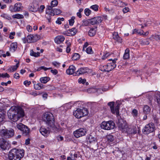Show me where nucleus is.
Segmentation results:
<instances>
[{"label":"nucleus","mask_w":160,"mask_h":160,"mask_svg":"<svg viewBox=\"0 0 160 160\" xmlns=\"http://www.w3.org/2000/svg\"><path fill=\"white\" fill-rule=\"evenodd\" d=\"M8 115L9 118L13 122L18 121L21 117L24 116V112L20 107L13 106L12 107L8 110Z\"/></svg>","instance_id":"1"},{"label":"nucleus","mask_w":160,"mask_h":160,"mask_svg":"<svg viewBox=\"0 0 160 160\" xmlns=\"http://www.w3.org/2000/svg\"><path fill=\"white\" fill-rule=\"evenodd\" d=\"M24 154L23 150L14 148L9 151V160H20L23 157Z\"/></svg>","instance_id":"2"},{"label":"nucleus","mask_w":160,"mask_h":160,"mask_svg":"<svg viewBox=\"0 0 160 160\" xmlns=\"http://www.w3.org/2000/svg\"><path fill=\"white\" fill-rule=\"evenodd\" d=\"M43 120L48 125L52 127L53 128H55L54 124V117L52 113L50 112L45 113L44 114Z\"/></svg>","instance_id":"3"},{"label":"nucleus","mask_w":160,"mask_h":160,"mask_svg":"<svg viewBox=\"0 0 160 160\" xmlns=\"http://www.w3.org/2000/svg\"><path fill=\"white\" fill-rule=\"evenodd\" d=\"M88 113L86 108H78L73 112V115L77 118H80L82 117L87 115Z\"/></svg>","instance_id":"4"},{"label":"nucleus","mask_w":160,"mask_h":160,"mask_svg":"<svg viewBox=\"0 0 160 160\" xmlns=\"http://www.w3.org/2000/svg\"><path fill=\"white\" fill-rule=\"evenodd\" d=\"M101 128L105 130H110L113 129L115 127V123L112 121H104L100 124Z\"/></svg>","instance_id":"5"},{"label":"nucleus","mask_w":160,"mask_h":160,"mask_svg":"<svg viewBox=\"0 0 160 160\" xmlns=\"http://www.w3.org/2000/svg\"><path fill=\"white\" fill-rule=\"evenodd\" d=\"M15 127L22 132L23 135L28 136L30 132V129L26 125L22 123H19Z\"/></svg>","instance_id":"6"},{"label":"nucleus","mask_w":160,"mask_h":160,"mask_svg":"<svg viewBox=\"0 0 160 160\" xmlns=\"http://www.w3.org/2000/svg\"><path fill=\"white\" fill-rule=\"evenodd\" d=\"M0 135L6 138H9L12 137L14 135V131L12 128L9 129H2L0 132Z\"/></svg>","instance_id":"7"},{"label":"nucleus","mask_w":160,"mask_h":160,"mask_svg":"<svg viewBox=\"0 0 160 160\" xmlns=\"http://www.w3.org/2000/svg\"><path fill=\"white\" fill-rule=\"evenodd\" d=\"M114 102H110L108 103V105L110 107L111 112L113 114H116L117 117H119V110L120 104H118L114 108Z\"/></svg>","instance_id":"8"},{"label":"nucleus","mask_w":160,"mask_h":160,"mask_svg":"<svg viewBox=\"0 0 160 160\" xmlns=\"http://www.w3.org/2000/svg\"><path fill=\"white\" fill-rule=\"evenodd\" d=\"M154 124L150 123L147 124L142 129L143 133L145 134H148L154 131Z\"/></svg>","instance_id":"9"},{"label":"nucleus","mask_w":160,"mask_h":160,"mask_svg":"<svg viewBox=\"0 0 160 160\" xmlns=\"http://www.w3.org/2000/svg\"><path fill=\"white\" fill-rule=\"evenodd\" d=\"M118 117V120L117 122V124L119 129L122 132H124L126 129L127 128L128 125L126 122L124 121L121 118H119Z\"/></svg>","instance_id":"10"},{"label":"nucleus","mask_w":160,"mask_h":160,"mask_svg":"<svg viewBox=\"0 0 160 160\" xmlns=\"http://www.w3.org/2000/svg\"><path fill=\"white\" fill-rule=\"evenodd\" d=\"M9 141L5 140L4 138H0V148L3 150L7 149L10 147Z\"/></svg>","instance_id":"11"},{"label":"nucleus","mask_w":160,"mask_h":160,"mask_svg":"<svg viewBox=\"0 0 160 160\" xmlns=\"http://www.w3.org/2000/svg\"><path fill=\"white\" fill-rule=\"evenodd\" d=\"M86 133L85 129L83 128H80L73 132V134L75 137L78 138L80 137L84 136Z\"/></svg>","instance_id":"12"},{"label":"nucleus","mask_w":160,"mask_h":160,"mask_svg":"<svg viewBox=\"0 0 160 160\" xmlns=\"http://www.w3.org/2000/svg\"><path fill=\"white\" fill-rule=\"evenodd\" d=\"M46 18L49 22H50L51 19L50 17L54 15L52 11V8L50 6H47L46 8Z\"/></svg>","instance_id":"13"},{"label":"nucleus","mask_w":160,"mask_h":160,"mask_svg":"<svg viewBox=\"0 0 160 160\" xmlns=\"http://www.w3.org/2000/svg\"><path fill=\"white\" fill-rule=\"evenodd\" d=\"M40 132L41 134L45 137H47L50 133V130L48 128H46L43 126H42L40 128Z\"/></svg>","instance_id":"14"},{"label":"nucleus","mask_w":160,"mask_h":160,"mask_svg":"<svg viewBox=\"0 0 160 160\" xmlns=\"http://www.w3.org/2000/svg\"><path fill=\"white\" fill-rule=\"evenodd\" d=\"M123 132L127 133L129 134H135L137 132V128H132L128 126Z\"/></svg>","instance_id":"15"},{"label":"nucleus","mask_w":160,"mask_h":160,"mask_svg":"<svg viewBox=\"0 0 160 160\" xmlns=\"http://www.w3.org/2000/svg\"><path fill=\"white\" fill-rule=\"evenodd\" d=\"M38 40L36 35H30L27 37V41L28 43L34 42H36Z\"/></svg>","instance_id":"16"},{"label":"nucleus","mask_w":160,"mask_h":160,"mask_svg":"<svg viewBox=\"0 0 160 160\" xmlns=\"http://www.w3.org/2000/svg\"><path fill=\"white\" fill-rule=\"evenodd\" d=\"M103 20L102 18L100 17H95L91 19L92 25L98 24L102 22Z\"/></svg>","instance_id":"17"},{"label":"nucleus","mask_w":160,"mask_h":160,"mask_svg":"<svg viewBox=\"0 0 160 160\" xmlns=\"http://www.w3.org/2000/svg\"><path fill=\"white\" fill-rule=\"evenodd\" d=\"M87 72L86 68H79L75 73L74 76H79Z\"/></svg>","instance_id":"18"},{"label":"nucleus","mask_w":160,"mask_h":160,"mask_svg":"<svg viewBox=\"0 0 160 160\" xmlns=\"http://www.w3.org/2000/svg\"><path fill=\"white\" fill-rule=\"evenodd\" d=\"M39 7V6L38 4L35 3L30 6L29 7V9L31 11L35 12L38 11Z\"/></svg>","instance_id":"19"},{"label":"nucleus","mask_w":160,"mask_h":160,"mask_svg":"<svg viewBox=\"0 0 160 160\" xmlns=\"http://www.w3.org/2000/svg\"><path fill=\"white\" fill-rule=\"evenodd\" d=\"M76 70L75 67L73 65H71L69 66L68 69L66 70L67 73L69 75H71L73 74L74 76L75 73L74 72Z\"/></svg>","instance_id":"20"},{"label":"nucleus","mask_w":160,"mask_h":160,"mask_svg":"<svg viewBox=\"0 0 160 160\" xmlns=\"http://www.w3.org/2000/svg\"><path fill=\"white\" fill-rule=\"evenodd\" d=\"M97 31V27L90 28L88 32V35L90 37H93L95 35Z\"/></svg>","instance_id":"21"},{"label":"nucleus","mask_w":160,"mask_h":160,"mask_svg":"<svg viewBox=\"0 0 160 160\" xmlns=\"http://www.w3.org/2000/svg\"><path fill=\"white\" fill-rule=\"evenodd\" d=\"M65 39V38L63 36L59 35L56 37L54 41L55 43L57 44H59L62 42Z\"/></svg>","instance_id":"22"},{"label":"nucleus","mask_w":160,"mask_h":160,"mask_svg":"<svg viewBox=\"0 0 160 160\" xmlns=\"http://www.w3.org/2000/svg\"><path fill=\"white\" fill-rule=\"evenodd\" d=\"M77 32V30L76 28H74L71 29L67 30L68 34V35H67L68 36H74V35Z\"/></svg>","instance_id":"23"},{"label":"nucleus","mask_w":160,"mask_h":160,"mask_svg":"<svg viewBox=\"0 0 160 160\" xmlns=\"http://www.w3.org/2000/svg\"><path fill=\"white\" fill-rule=\"evenodd\" d=\"M5 113L4 109H0V123L4 121L5 118Z\"/></svg>","instance_id":"24"},{"label":"nucleus","mask_w":160,"mask_h":160,"mask_svg":"<svg viewBox=\"0 0 160 160\" xmlns=\"http://www.w3.org/2000/svg\"><path fill=\"white\" fill-rule=\"evenodd\" d=\"M151 108L147 105L144 106L143 108V113L144 114H149L151 111Z\"/></svg>","instance_id":"25"},{"label":"nucleus","mask_w":160,"mask_h":160,"mask_svg":"<svg viewBox=\"0 0 160 160\" xmlns=\"http://www.w3.org/2000/svg\"><path fill=\"white\" fill-rule=\"evenodd\" d=\"M17 48V42L12 43L10 47V50L12 52H14Z\"/></svg>","instance_id":"26"},{"label":"nucleus","mask_w":160,"mask_h":160,"mask_svg":"<svg viewBox=\"0 0 160 160\" xmlns=\"http://www.w3.org/2000/svg\"><path fill=\"white\" fill-rule=\"evenodd\" d=\"M50 78L48 77H42L40 79V81L42 83H46L50 80Z\"/></svg>","instance_id":"27"},{"label":"nucleus","mask_w":160,"mask_h":160,"mask_svg":"<svg viewBox=\"0 0 160 160\" xmlns=\"http://www.w3.org/2000/svg\"><path fill=\"white\" fill-rule=\"evenodd\" d=\"M15 12L20 11L22 9V4L19 3H16L14 5Z\"/></svg>","instance_id":"28"},{"label":"nucleus","mask_w":160,"mask_h":160,"mask_svg":"<svg viewBox=\"0 0 160 160\" xmlns=\"http://www.w3.org/2000/svg\"><path fill=\"white\" fill-rule=\"evenodd\" d=\"M129 49L127 48L125 52L123 57L124 59H127L129 58Z\"/></svg>","instance_id":"29"},{"label":"nucleus","mask_w":160,"mask_h":160,"mask_svg":"<svg viewBox=\"0 0 160 160\" xmlns=\"http://www.w3.org/2000/svg\"><path fill=\"white\" fill-rule=\"evenodd\" d=\"M43 85L41 83H39L36 84H34V88L37 90H39L42 88Z\"/></svg>","instance_id":"30"},{"label":"nucleus","mask_w":160,"mask_h":160,"mask_svg":"<svg viewBox=\"0 0 160 160\" xmlns=\"http://www.w3.org/2000/svg\"><path fill=\"white\" fill-rule=\"evenodd\" d=\"M146 96L149 101V103H151L153 99V94L152 93H148L146 94Z\"/></svg>","instance_id":"31"},{"label":"nucleus","mask_w":160,"mask_h":160,"mask_svg":"<svg viewBox=\"0 0 160 160\" xmlns=\"http://www.w3.org/2000/svg\"><path fill=\"white\" fill-rule=\"evenodd\" d=\"M117 60V59L115 58L113 60H112V59H110L108 60L109 61H112L111 63H109V64H111L112 67V68L114 69L116 66V61Z\"/></svg>","instance_id":"32"},{"label":"nucleus","mask_w":160,"mask_h":160,"mask_svg":"<svg viewBox=\"0 0 160 160\" xmlns=\"http://www.w3.org/2000/svg\"><path fill=\"white\" fill-rule=\"evenodd\" d=\"M83 24L84 26H88L90 24L92 25V22L91 19H88L87 20H83L82 21Z\"/></svg>","instance_id":"33"},{"label":"nucleus","mask_w":160,"mask_h":160,"mask_svg":"<svg viewBox=\"0 0 160 160\" xmlns=\"http://www.w3.org/2000/svg\"><path fill=\"white\" fill-rule=\"evenodd\" d=\"M143 31L142 30H138L136 29H134L133 30L132 34H134L135 33L139 34L140 35L143 34Z\"/></svg>","instance_id":"34"},{"label":"nucleus","mask_w":160,"mask_h":160,"mask_svg":"<svg viewBox=\"0 0 160 160\" xmlns=\"http://www.w3.org/2000/svg\"><path fill=\"white\" fill-rule=\"evenodd\" d=\"M40 53L39 52H34L32 50H31L30 51V55L31 56H34L35 57H37L40 56Z\"/></svg>","instance_id":"35"},{"label":"nucleus","mask_w":160,"mask_h":160,"mask_svg":"<svg viewBox=\"0 0 160 160\" xmlns=\"http://www.w3.org/2000/svg\"><path fill=\"white\" fill-rule=\"evenodd\" d=\"M58 2L57 0H54L51 2V6H50L52 8L53 7L56 6L58 5Z\"/></svg>","instance_id":"36"},{"label":"nucleus","mask_w":160,"mask_h":160,"mask_svg":"<svg viewBox=\"0 0 160 160\" xmlns=\"http://www.w3.org/2000/svg\"><path fill=\"white\" fill-rule=\"evenodd\" d=\"M52 11L54 12V15H57L61 13V10L59 9L52 8Z\"/></svg>","instance_id":"37"},{"label":"nucleus","mask_w":160,"mask_h":160,"mask_svg":"<svg viewBox=\"0 0 160 160\" xmlns=\"http://www.w3.org/2000/svg\"><path fill=\"white\" fill-rule=\"evenodd\" d=\"M80 57V55L78 53H75L72 57V59L74 60H76L78 59Z\"/></svg>","instance_id":"38"},{"label":"nucleus","mask_w":160,"mask_h":160,"mask_svg":"<svg viewBox=\"0 0 160 160\" xmlns=\"http://www.w3.org/2000/svg\"><path fill=\"white\" fill-rule=\"evenodd\" d=\"M99 69L102 72H107V65H101L99 66Z\"/></svg>","instance_id":"39"},{"label":"nucleus","mask_w":160,"mask_h":160,"mask_svg":"<svg viewBox=\"0 0 160 160\" xmlns=\"http://www.w3.org/2000/svg\"><path fill=\"white\" fill-rule=\"evenodd\" d=\"M12 18H14L21 19L23 18V16L21 14H17L13 15L12 16Z\"/></svg>","instance_id":"40"},{"label":"nucleus","mask_w":160,"mask_h":160,"mask_svg":"<svg viewBox=\"0 0 160 160\" xmlns=\"http://www.w3.org/2000/svg\"><path fill=\"white\" fill-rule=\"evenodd\" d=\"M107 69L106 71L108 72H109L113 69L112 67L111 64H109V63L107 65Z\"/></svg>","instance_id":"41"},{"label":"nucleus","mask_w":160,"mask_h":160,"mask_svg":"<svg viewBox=\"0 0 160 160\" xmlns=\"http://www.w3.org/2000/svg\"><path fill=\"white\" fill-rule=\"evenodd\" d=\"M98 6L96 4L93 5L91 6L90 8L95 11L98 10Z\"/></svg>","instance_id":"42"},{"label":"nucleus","mask_w":160,"mask_h":160,"mask_svg":"<svg viewBox=\"0 0 160 160\" xmlns=\"http://www.w3.org/2000/svg\"><path fill=\"white\" fill-rule=\"evenodd\" d=\"M75 17H72L71 19L69 20V24L70 26H72L74 22V19Z\"/></svg>","instance_id":"43"},{"label":"nucleus","mask_w":160,"mask_h":160,"mask_svg":"<svg viewBox=\"0 0 160 160\" xmlns=\"http://www.w3.org/2000/svg\"><path fill=\"white\" fill-rule=\"evenodd\" d=\"M88 139L89 141V142L90 143H91L93 142H95L96 141V138L93 137L91 136H89Z\"/></svg>","instance_id":"44"},{"label":"nucleus","mask_w":160,"mask_h":160,"mask_svg":"<svg viewBox=\"0 0 160 160\" xmlns=\"http://www.w3.org/2000/svg\"><path fill=\"white\" fill-rule=\"evenodd\" d=\"M10 77V76L7 73H0V77H2V78H9Z\"/></svg>","instance_id":"45"},{"label":"nucleus","mask_w":160,"mask_h":160,"mask_svg":"<svg viewBox=\"0 0 160 160\" xmlns=\"http://www.w3.org/2000/svg\"><path fill=\"white\" fill-rule=\"evenodd\" d=\"M116 4L118 6L121 7L123 6V3L121 1L117 0L116 1Z\"/></svg>","instance_id":"46"},{"label":"nucleus","mask_w":160,"mask_h":160,"mask_svg":"<svg viewBox=\"0 0 160 160\" xmlns=\"http://www.w3.org/2000/svg\"><path fill=\"white\" fill-rule=\"evenodd\" d=\"M91 12V11L88 8H86L84 10L85 14L87 16H88Z\"/></svg>","instance_id":"47"},{"label":"nucleus","mask_w":160,"mask_h":160,"mask_svg":"<svg viewBox=\"0 0 160 160\" xmlns=\"http://www.w3.org/2000/svg\"><path fill=\"white\" fill-rule=\"evenodd\" d=\"M86 52L88 54H92V48L91 47H89L86 50Z\"/></svg>","instance_id":"48"},{"label":"nucleus","mask_w":160,"mask_h":160,"mask_svg":"<svg viewBox=\"0 0 160 160\" xmlns=\"http://www.w3.org/2000/svg\"><path fill=\"white\" fill-rule=\"evenodd\" d=\"M155 97L157 102L160 105V94H157Z\"/></svg>","instance_id":"49"},{"label":"nucleus","mask_w":160,"mask_h":160,"mask_svg":"<svg viewBox=\"0 0 160 160\" xmlns=\"http://www.w3.org/2000/svg\"><path fill=\"white\" fill-rule=\"evenodd\" d=\"M132 114L134 117H137L138 114V111L136 109H133L132 112Z\"/></svg>","instance_id":"50"},{"label":"nucleus","mask_w":160,"mask_h":160,"mask_svg":"<svg viewBox=\"0 0 160 160\" xmlns=\"http://www.w3.org/2000/svg\"><path fill=\"white\" fill-rule=\"evenodd\" d=\"M107 139L108 141L112 142L114 140V138L112 135H109L107 137Z\"/></svg>","instance_id":"51"},{"label":"nucleus","mask_w":160,"mask_h":160,"mask_svg":"<svg viewBox=\"0 0 160 160\" xmlns=\"http://www.w3.org/2000/svg\"><path fill=\"white\" fill-rule=\"evenodd\" d=\"M45 6L43 5H41L40 6V8H39V9L38 11L39 13L42 12L43 11L44 9L45 8Z\"/></svg>","instance_id":"52"},{"label":"nucleus","mask_w":160,"mask_h":160,"mask_svg":"<svg viewBox=\"0 0 160 160\" xmlns=\"http://www.w3.org/2000/svg\"><path fill=\"white\" fill-rule=\"evenodd\" d=\"M51 68H47L44 66H41L40 67L38 68V69H37L38 71H39L41 69H43L44 71H46L47 70Z\"/></svg>","instance_id":"53"},{"label":"nucleus","mask_w":160,"mask_h":160,"mask_svg":"<svg viewBox=\"0 0 160 160\" xmlns=\"http://www.w3.org/2000/svg\"><path fill=\"white\" fill-rule=\"evenodd\" d=\"M19 63H17L16 65H14L12 67V71H14L17 70V68L19 66Z\"/></svg>","instance_id":"54"},{"label":"nucleus","mask_w":160,"mask_h":160,"mask_svg":"<svg viewBox=\"0 0 160 160\" xmlns=\"http://www.w3.org/2000/svg\"><path fill=\"white\" fill-rule=\"evenodd\" d=\"M83 11V9L82 8H80L78 12L77 13V15L78 16L79 18H81L82 17V15L81 14V12Z\"/></svg>","instance_id":"55"},{"label":"nucleus","mask_w":160,"mask_h":160,"mask_svg":"<svg viewBox=\"0 0 160 160\" xmlns=\"http://www.w3.org/2000/svg\"><path fill=\"white\" fill-rule=\"evenodd\" d=\"M1 16L2 17L6 19H8V20H10L11 19V18L10 17L8 16L7 15L5 14H3L1 15Z\"/></svg>","instance_id":"56"},{"label":"nucleus","mask_w":160,"mask_h":160,"mask_svg":"<svg viewBox=\"0 0 160 160\" xmlns=\"http://www.w3.org/2000/svg\"><path fill=\"white\" fill-rule=\"evenodd\" d=\"M78 82L80 83L84 84L86 82V80L85 79H82V78H80L78 79Z\"/></svg>","instance_id":"57"},{"label":"nucleus","mask_w":160,"mask_h":160,"mask_svg":"<svg viewBox=\"0 0 160 160\" xmlns=\"http://www.w3.org/2000/svg\"><path fill=\"white\" fill-rule=\"evenodd\" d=\"M110 55V54L109 53H107L105 54L104 55H103V56L102 57V59L103 60H105L106 58H107V57H108Z\"/></svg>","instance_id":"58"},{"label":"nucleus","mask_w":160,"mask_h":160,"mask_svg":"<svg viewBox=\"0 0 160 160\" xmlns=\"http://www.w3.org/2000/svg\"><path fill=\"white\" fill-rule=\"evenodd\" d=\"M52 64L55 66L56 67H58L60 65V63L56 61L53 62H52Z\"/></svg>","instance_id":"59"},{"label":"nucleus","mask_w":160,"mask_h":160,"mask_svg":"<svg viewBox=\"0 0 160 160\" xmlns=\"http://www.w3.org/2000/svg\"><path fill=\"white\" fill-rule=\"evenodd\" d=\"M118 35L117 32H114L113 34V38L115 40L117 39L118 36Z\"/></svg>","instance_id":"60"},{"label":"nucleus","mask_w":160,"mask_h":160,"mask_svg":"<svg viewBox=\"0 0 160 160\" xmlns=\"http://www.w3.org/2000/svg\"><path fill=\"white\" fill-rule=\"evenodd\" d=\"M31 83V82L30 81H25L23 82L24 84L26 86H28Z\"/></svg>","instance_id":"61"},{"label":"nucleus","mask_w":160,"mask_h":160,"mask_svg":"<svg viewBox=\"0 0 160 160\" xmlns=\"http://www.w3.org/2000/svg\"><path fill=\"white\" fill-rule=\"evenodd\" d=\"M27 29L29 32H31L32 31V28L30 25H28L27 27Z\"/></svg>","instance_id":"62"},{"label":"nucleus","mask_w":160,"mask_h":160,"mask_svg":"<svg viewBox=\"0 0 160 160\" xmlns=\"http://www.w3.org/2000/svg\"><path fill=\"white\" fill-rule=\"evenodd\" d=\"M30 139L29 138H28L26 139L25 140V144L26 145H28L30 144Z\"/></svg>","instance_id":"63"},{"label":"nucleus","mask_w":160,"mask_h":160,"mask_svg":"<svg viewBox=\"0 0 160 160\" xmlns=\"http://www.w3.org/2000/svg\"><path fill=\"white\" fill-rule=\"evenodd\" d=\"M15 7L10 6L9 7V10L12 12H15Z\"/></svg>","instance_id":"64"}]
</instances>
